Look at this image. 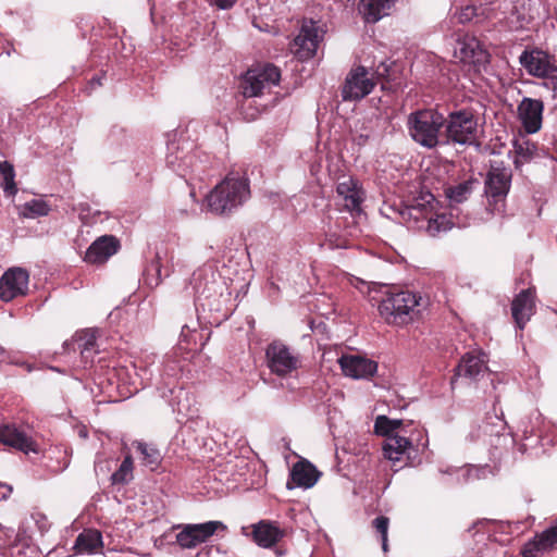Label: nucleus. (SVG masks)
Segmentation results:
<instances>
[{
	"label": "nucleus",
	"mask_w": 557,
	"mask_h": 557,
	"mask_svg": "<svg viewBox=\"0 0 557 557\" xmlns=\"http://www.w3.org/2000/svg\"><path fill=\"white\" fill-rule=\"evenodd\" d=\"M29 274L23 268L9 269L0 278V299L11 301L28 290Z\"/></svg>",
	"instance_id": "nucleus-13"
},
{
	"label": "nucleus",
	"mask_w": 557,
	"mask_h": 557,
	"mask_svg": "<svg viewBox=\"0 0 557 557\" xmlns=\"http://www.w3.org/2000/svg\"><path fill=\"white\" fill-rule=\"evenodd\" d=\"M178 147L172 143L168 146L166 164L173 171L178 172L180 175H184V168L187 165V156H180L176 150Z\"/></svg>",
	"instance_id": "nucleus-34"
},
{
	"label": "nucleus",
	"mask_w": 557,
	"mask_h": 557,
	"mask_svg": "<svg viewBox=\"0 0 557 557\" xmlns=\"http://www.w3.org/2000/svg\"><path fill=\"white\" fill-rule=\"evenodd\" d=\"M395 1L396 0H360L358 9L366 22L376 23L383 16L389 14V10Z\"/></svg>",
	"instance_id": "nucleus-25"
},
{
	"label": "nucleus",
	"mask_w": 557,
	"mask_h": 557,
	"mask_svg": "<svg viewBox=\"0 0 557 557\" xmlns=\"http://www.w3.org/2000/svg\"><path fill=\"white\" fill-rule=\"evenodd\" d=\"M281 79L278 67L273 64L259 65L248 70L243 82L245 97H258L265 88L276 86Z\"/></svg>",
	"instance_id": "nucleus-9"
},
{
	"label": "nucleus",
	"mask_w": 557,
	"mask_h": 557,
	"mask_svg": "<svg viewBox=\"0 0 557 557\" xmlns=\"http://www.w3.org/2000/svg\"><path fill=\"white\" fill-rule=\"evenodd\" d=\"M495 420H496V422L493 423L495 431L494 430L488 431L487 425H485V428H484L485 433H490L491 435L494 433L499 434L502 431L505 430V421L502 418H499L498 416H495Z\"/></svg>",
	"instance_id": "nucleus-44"
},
{
	"label": "nucleus",
	"mask_w": 557,
	"mask_h": 557,
	"mask_svg": "<svg viewBox=\"0 0 557 557\" xmlns=\"http://www.w3.org/2000/svg\"><path fill=\"white\" fill-rule=\"evenodd\" d=\"M434 196L428 194L421 199H414L411 205L400 203L398 214L408 228L424 231L430 236H437L453 227V222L446 214L433 213Z\"/></svg>",
	"instance_id": "nucleus-1"
},
{
	"label": "nucleus",
	"mask_w": 557,
	"mask_h": 557,
	"mask_svg": "<svg viewBox=\"0 0 557 557\" xmlns=\"http://www.w3.org/2000/svg\"><path fill=\"white\" fill-rule=\"evenodd\" d=\"M338 362L346 376L357 380L371 377L377 370V363L375 361L361 356H342Z\"/></svg>",
	"instance_id": "nucleus-16"
},
{
	"label": "nucleus",
	"mask_w": 557,
	"mask_h": 557,
	"mask_svg": "<svg viewBox=\"0 0 557 557\" xmlns=\"http://www.w3.org/2000/svg\"><path fill=\"white\" fill-rule=\"evenodd\" d=\"M120 242L113 235L98 237L86 250L84 261L91 264H102L120 249Z\"/></svg>",
	"instance_id": "nucleus-15"
},
{
	"label": "nucleus",
	"mask_w": 557,
	"mask_h": 557,
	"mask_svg": "<svg viewBox=\"0 0 557 557\" xmlns=\"http://www.w3.org/2000/svg\"><path fill=\"white\" fill-rule=\"evenodd\" d=\"M381 542H382V549H383V552L386 553L388 550L387 536H381Z\"/></svg>",
	"instance_id": "nucleus-48"
},
{
	"label": "nucleus",
	"mask_w": 557,
	"mask_h": 557,
	"mask_svg": "<svg viewBox=\"0 0 557 557\" xmlns=\"http://www.w3.org/2000/svg\"><path fill=\"white\" fill-rule=\"evenodd\" d=\"M376 81L370 76L367 67L359 65L351 69L342 87L341 94L344 101H359L373 90Z\"/></svg>",
	"instance_id": "nucleus-11"
},
{
	"label": "nucleus",
	"mask_w": 557,
	"mask_h": 557,
	"mask_svg": "<svg viewBox=\"0 0 557 557\" xmlns=\"http://www.w3.org/2000/svg\"><path fill=\"white\" fill-rule=\"evenodd\" d=\"M89 84L91 87L101 86V77L95 76L90 79Z\"/></svg>",
	"instance_id": "nucleus-47"
},
{
	"label": "nucleus",
	"mask_w": 557,
	"mask_h": 557,
	"mask_svg": "<svg viewBox=\"0 0 557 557\" xmlns=\"http://www.w3.org/2000/svg\"><path fill=\"white\" fill-rule=\"evenodd\" d=\"M513 147L517 156L528 160L533 156V151L535 149L534 145L529 141H520L516 139L513 141Z\"/></svg>",
	"instance_id": "nucleus-40"
},
{
	"label": "nucleus",
	"mask_w": 557,
	"mask_h": 557,
	"mask_svg": "<svg viewBox=\"0 0 557 557\" xmlns=\"http://www.w3.org/2000/svg\"><path fill=\"white\" fill-rule=\"evenodd\" d=\"M103 547L102 534L96 529H85L74 543L73 550L77 555L96 554Z\"/></svg>",
	"instance_id": "nucleus-24"
},
{
	"label": "nucleus",
	"mask_w": 557,
	"mask_h": 557,
	"mask_svg": "<svg viewBox=\"0 0 557 557\" xmlns=\"http://www.w3.org/2000/svg\"><path fill=\"white\" fill-rule=\"evenodd\" d=\"M147 280L150 285H158L161 282V263L157 255L154 260L146 269Z\"/></svg>",
	"instance_id": "nucleus-39"
},
{
	"label": "nucleus",
	"mask_w": 557,
	"mask_h": 557,
	"mask_svg": "<svg viewBox=\"0 0 557 557\" xmlns=\"http://www.w3.org/2000/svg\"><path fill=\"white\" fill-rule=\"evenodd\" d=\"M389 519L385 516H379L372 521L373 528L381 534L387 536Z\"/></svg>",
	"instance_id": "nucleus-41"
},
{
	"label": "nucleus",
	"mask_w": 557,
	"mask_h": 557,
	"mask_svg": "<svg viewBox=\"0 0 557 557\" xmlns=\"http://www.w3.org/2000/svg\"><path fill=\"white\" fill-rule=\"evenodd\" d=\"M407 433L396 432L395 435L388 436L383 445L384 456L389 460H399L411 445L412 438L406 436Z\"/></svg>",
	"instance_id": "nucleus-27"
},
{
	"label": "nucleus",
	"mask_w": 557,
	"mask_h": 557,
	"mask_svg": "<svg viewBox=\"0 0 557 557\" xmlns=\"http://www.w3.org/2000/svg\"><path fill=\"white\" fill-rule=\"evenodd\" d=\"M444 126L447 141L459 145H472L476 141L478 119L471 110L450 112Z\"/></svg>",
	"instance_id": "nucleus-6"
},
{
	"label": "nucleus",
	"mask_w": 557,
	"mask_h": 557,
	"mask_svg": "<svg viewBox=\"0 0 557 557\" xmlns=\"http://www.w3.org/2000/svg\"><path fill=\"white\" fill-rule=\"evenodd\" d=\"M177 528H182V530L176 534V543L183 549H193L200 545L189 523L178 525Z\"/></svg>",
	"instance_id": "nucleus-35"
},
{
	"label": "nucleus",
	"mask_w": 557,
	"mask_h": 557,
	"mask_svg": "<svg viewBox=\"0 0 557 557\" xmlns=\"http://www.w3.org/2000/svg\"><path fill=\"white\" fill-rule=\"evenodd\" d=\"M407 124L412 139L422 147L432 149L438 145V134L445 124V117L435 110H418L409 114Z\"/></svg>",
	"instance_id": "nucleus-3"
},
{
	"label": "nucleus",
	"mask_w": 557,
	"mask_h": 557,
	"mask_svg": "<svg viewBox=\"0 0 557 557\" xmlns=\"http://www.w3.org/2000/svg\"><path fill=\"white\" fill-rule=\"evenodd\" d=\"M472 191V182L467 181L447 189V197L451 202L461 203L468 199Z\"/></svg>",
	"instance_id": "nucleus-36"
},
{
	"label": "nucleus",
	"mask_w": 557,
	"mask_h": 557,
	"mask_svg": "<svg viewBox=\"0 0 557 557\" xmlns=\"http://www.w3.org/2000/svg\"><path fill=\"white\" fill-rule=\"evenodd\" d=\"M486 369L484 356L467 352L460 360L456 368V375L458 377H467L474 380Z\"/></svg>",
	"instance_id": "nucleus-26"
},
{
	"label": "nucleus",
	"mask_w": 557,
	"mask_h": 557,
	"mask_svg": "<svg viewBox=\"0 0 557 557\" xmlns=\"http://www.w3.org/2000/svg\"><path fill=\"white\" fill-rule=\"evenodd\" d=\"M421 297L410 290L388 293L379 305L380 315L388 324L401 325L412 319Z\"/></svg>",
	"instance_id": "nucleus-4"
},
{
	"label": "nucleus",
	"mask_w": 557,
	"mask_h": 557,
	"mask_svg": "<svg viewBox=\"0 0 557 557\" xmlns=\"http://www.w3.org/2000/svg\"><path fill=\"white\" fill-rule=\"evenodd\" d=\"M136 449L141 455L144 465L149 466L151 470L156 469L161 462L162 456L158 448L151 444L136 442Z\"/></svg>",
	"instance_id": "nucleus-32"
},
{
	"label": "nucleus",
	"mask_w": 557,
	"mask_h": 557,
	"mask_svg": "<svg viewBox=\"0 0 557 557\" xmlns=\"http://www.w3.org/2000/svg\"><path fill=\"white\" fill-rule=\"evenodd\" d=\"M76 344L83 357L88 358L89 352L94 349L96 345V332L91 330H86L82 332L76 338Z\"/></svg>",
	"instance_id": "nucleus-38"
},
{
	"label": "nucleus",
	"mask_w": 557,
	"mask_h": 557,
	"mask_svg": "<svg viewBox=\"0 0 557 557\" xmlns=\"http://www.w3.org/2000/svg\"><path fill=\"white\" fill-rule=\"evenodd\" d=\"M200 544L210 539L216 531H225L227 527L222 521H208L205 523H189Z\"/></svg>",
	"instance_id": "nucleus-30"
},
{
	"label": "nucleus",
	"mask_w": 557,
	"mask_h": 557,
	"mask_svg": "<svg viewBox=\"0 0 557 557\" xmlns=\"http://www.w3.org/2000/svg\"><path fill=\"white\" fill-rule=\"evenodd\" d=\"M0 442L24 454L37 453V444L32 435L22 426L0 424Z\"/></svg>",
	"instance_id": "nucleus-14"
},
{
	"label": "nucleus",
	"mask_w": 557,
	"mask_h": 557,
	"mask_svg": "<svg viewBox=\"0 0 557 557\" xmlns=\"http://www.w3.org/2000/svg\"><path fill=\"white\" fill-rule=\"evenodd\" d=\"M441 472L448 473V474L456 473L458 483L467 482L470 476L469 470L455 469V470H446V471L441 470Z\"/></svg>",
	"instance_id": "nucleus-42"
},
{
	"label": "nucleus",
	"mask_w": 557,
	"mask_h": 557,
	"mask_svg": "<svg viewBox=\"0 0 557 557\" xmlns=\"http://www.w3.org/2000/svg\"><path fill=\"white\" fill-rule=\"evenodd\" d=\"M190 285L195 296V302L203 309L208 307L210 310L215 309L214 305L223 295L224 284L220 275L211 269L202 268L196 270L190 278Z\"/></svg>",
	"instance_id": "nucleus-5"
},
{
	"label": "nucleus",
	"mask_w": 557,
	"mask_h": 557,
	"mask_svg": "<svg viewBox=\"0 0 557 557\" xmlns=\"http://www.w3.org/2000/svg\"><path fill=\"white\" fill-rule=\"evenodd\" d=\"M554 531L555 533L557 534V518L552 522V524L549 525Z\"/></svg>",
	"instance_id": "nucleus-50"
},
{
	"label": "nucleus",
	"mask_w": 557,
	"mask_h": 557,
	"mask_svg": "<svg viewBox=\"0 0 557 557\" xmlns=\"http://www.w3.org/2000/svg\"><path fill=\"white\" fill-rule=\"evenodd\" d=\"M376 76L377 79H385L387 83L397 84V65L394 62H381L371 77L374 78Z\"/></svg>",
	"instance_id": "nucleus-37"
},
{
	"label": "nucleus",
	"mask_w": 557,
	"mask_h": 557,
	"mask_svg": "<svg viewBox=\"0 0 557 557\" xmlns=\"http://www.w3.org/2000/svg\"><path fill=\"white\" fill-rule=\"evenodd\" d=\"M319 476L320 473L312 463L307 460L298 461L292 468L286 487L288 490H293L295 486L310 488L317 483Z\"/></svg>",
	"instance_id": "nucleus-22"
},
{
	"label": "nucleus",
	"mask_w": 557,
	"mask_h": 557,
	"mask_svg": "<svg viewBox=\"0 0 557 557\" xmlns=\"http://www.w3.org/2000/svg\"><path fill=\"white\" fill-rule=\"evenodd\" d=\"M535 292L533 288L521 290L511 302V314L520 330L535 312Z\"/></svg>",
	"instance_id": "nucleus-20"
},
{
	"label": "nucleus",
	"mask_w": 557,
	"mask_h": 557,
	"mask_svg": "<svg viewBox=\"0 0 557 557\" xmlns=\"http://www.w3.org/2000/svg\"><path fill=\"white\" fill-rule=\"evenodd\" d=\"M557 548V534L548 527L528 541L521 550L523 557H540L542 554Z\"/></svg>",
	"instance_id": "nucleus-21"
},
{
	"label": "nucleus",
	"mask_w": 557,
	"mask_h": 557,
	"mask_svg": "<svg viewBox=\"0 0 557 557\" xmlns=\"http://www.w3.org/2000/svg\"><path fill=\"white\" fill-rule=\"evenodd\" d=\"M236 0H214L216 7L221 10H227L233 7Z\"/></svg>",
	"instance_id": "nucleus-45"
},
{
	"label": "nucleus",
	"mask_w": 557,
	"mask_h": 557,
	"mask_svg": "<svg viewBox=\"0 0 557 557\" xmlns=\"http://www.w3.org/2000/svg\"><path fill=\"white\" fill-rule=\"evenodd\" d=\"M276 554H277L278 556L283 555L282 550H277V552H276Z\"/></svg>",
	"instance_id": "nucleus-52"
},
{
	"label": "nucleus",
	"mask_w": 557,
	"mask_h": 557,
	"mask_svg": "<svg viewBox=\"0 0 557 557\" xmlns=\"http://www.w3.org/2000/svg\"><path fill=\"white\" fill-rule=\"evenodd\" d=\"M455 57L463 64L472 66L475 72L485 69L491 58L481 41L468 34L459 36L456 40Z\"/></svg>",
	"instance_id": "nucleus-10"
},
{
	"label": "nucleus",
	"mask_w": 557,
	"mask_h": 557,
	"mask_svg": "<svg viewBox=\"0 0 557 557\" xmlns=\"http://www.w3.org/2000/svg\"><path fill=\"white\" fill-rule=\"evenodd\" d=\"M135 369L139 370L137 372V375L141 379L143 382L149 383L152 379V371L148 369L147 367H138L137 364L134 366Z\"/></svg>",
	"instance_id": "nucleus-43"
},
{
	"label": "nucleus",
	"mask_w": 557,
	"mask_h": 557,
	"mask_svg": "<svg viewBox=\"0 0 557 557\" xmlns=\"http://www.w3.org/2000/svg\"><path fill=\"white\" fill-rule=\"evenodd\" d=\"M554 91V94L557 96V76H552L547 83Z\"/></svg>",
	"instance_id": "nucleus-46"
},
{
	"label": "nucleus",
	"mask_w": 557,
	"mask_h": 557,
	"mask_svg": "<svg viewBox=\"0 0 557 557\" xmlns=\"http://www.w3.org/2000/svg\"><path fill=\"white\" fill-rule=\"evenodd\" d=\"M50 206L42 199H32L18 208V214L25 219L46 216L50 212Z\"/></svg>",
	"instance_id": "nucleus-29"
},
{
	"label": "nucleus",
	"mask_w": 557,
	"mask_h": 557,
	"mask_svg": "<svg viewBox=\"0 0 557 557\" xmlns=\"http://www.w3.org/2000/svg\"><path fill=\"white\" fill-rule=\"evenodd\" d=\"M250 198L249 180L230 173L206 197L207 208L216 215H230Z\"/></svg>",
	"instance_id": "nucleus-2"
},
{
	"label": "nucleus",
	"mask_w": 557,
	"mask_h": 557,
	"mask_svg": "<svg viewBox=\"0 0 557 557\" xmlns=\"http://www.w3.org/2000/svg\"><path fill=\"white\" fill-rule=\"evenodd\" d=\"M396 432L407 433L404 421L400 419H389L386 416H377L374 422V433L384 437L395 435Z\"/></svg>",
	"instance_id": "nucleus-28"
},
{
	"label": "nucleus",
	"mask_w": 557,
	"mask_h": 557,
	"mask_svg": "<svg viewBox=\"0 0 557 557\" xmlns=\"http://www.w3.org/2000/svg\"><path fill=\"white\" fill-rule=\"evenodd\" d=\"M543 102L537 99L524 97L518 106V116L524 129L529 134H534L542 126Z\"/></svg>",
	"instance_id": "nucleus-17"
},
{
	"label": "nucleus",
	"mask_w": 557,
	"mask_h": 557,
	"mask_svg": "<svg viewBox=\"0 0 557 557\" xmlns=\"http://www.w3.org/2000/svg\"><path fill=\"white\" fill-rule=\"evenodd\" d=\"M0 486H1V487H5V488H7V491H8V493H5V494H3V495H2V498H3V499H5V498L8 497V495H9V494H11V492H12V487H11V486H9V485L2 484V483L0 484Z\"/></svg>",
	"instance_id": "nucleus-49"
},
{
	"label": "nucleus",
	"mask_w": 557,
	"mask_h": 557,
	"mask_svg": "<svg viewBox=\"0 0 557 557\" xmlns=\"http://www.w3.org/2000/svg\"><path fill=\"white\" fill-rule=\"evenodd\" d=\"M519 61L525 71L535 77H546L554 71L549 54L542 50H524L519 57Z\"/></svg>",
	"instance_id": "nucleus-18"
},
{
	"label": "nucleus",
	"mask_w": 557,
	"mask_h": 557,
	"mask_svg": "<svg viewBox=\"0 0 557 557\" xmlns=\"http://www.w3.org/2000/svg\"><path fill=\"white\" fill-rule=\"evenodd\" d=\"M511 177L510 169H507L503 162L495 161L491 164L484 183L485 194L490 202L493 201L495 206L498 202H504L510 190Z\"/></svg>",
	"instance_id": "nucleus-12"
},
{
	"label": "nucleus",
	"mask_w": 557,
	"mask_h": 557,
	"mask_svg": "<svg viewBox=\"0 0 557 557\" xmlns=\"http://www.w3.org/2000/svg\"><path fill=\"white\" fill-rule=\"evenodd\" d=\"M133 478V459L129 455H127L119 469L112 473L111 482L113 485L115 484H126Z\"/></svg>",
	"instance_id": "nucleus-33"
},
{
	"label": "nucleus",
	"mask_w": 557,
	"mask_h": 557,
	"mask_svg": "<svg viewBox=\"0 0 557 557\" xmlns=\"http://www.w3.org/2000/svg\"><path fill=\"white\" fill-rule=\"evenodd\" d=\"M323 35L324 29L319 22L304 18L299 33L290 42L289 49L298 60L307 61L315 55Z\"/></svg>",
	"instance_id": "nucleus-7"
},
{
	"label": "nucleus",
	"mask_w": 557,
	"mask_h": 557,
	"mask_svg": "<svg viewBox=\"0 0 557 557\" xmlns=\"http://www.w3.org/2000/svg\"><path fill=\"white\" fill-rule=\"evenodd\" d=\"M336 193L343 199L345 209L351 213L361 212L364 191L362 190L358 180L347 177L343 182H339L336 187Z\"/></svg>",
	"instance_id": "nucleus-19"
},
{
	"label": "nucleus",
	"mask_w": 557,
	"mask_h": 557,
	"mask_svg": "<svg viewBox=\"0 0 557 557\" xmlns=\"http://www.w3.org/2000/svg\"><path fill=\"white\" fill-rule=\"evenodd\" d=\"M4 352H5L4 348L2 346H0V355H2Z\"/></svg>",
	"instance_id": "nucleus-51"
},
{
	"label": "nucleus",
	"mask_w": 557,
	"mask_h": 557,
	"mask_svg": "<svg viewBox=\"0 0 557 557\" xmlns=\"http://www.w3.org/2000/svg\"><path fill=\"white\" fill-rule=\"evenodd\" d=\"M284 536V531L270 521H259L253 525L252 539L257 545L268 548L275 545Z\"/></svg>",
	"instance_id": "nucleus-23"
},
{
	"label": "nucleus",
	"mask_w": 557,
	"mask_h": 557,
	"mask_svg": "<svg viewBox=\"0 0 557 557\" xmlns=\"http://www.w3.org/2000/svg\"><path fill=\"white\" fill-rule=\"evenodd\" d=\"M265 360L270 371L278 376L292 374L300 364L299 356L280 341H274L268 345Z\"/></svg>",
	"instance_id": "nucleus-8"
},
{
	"label": "nucleus",
	"mask_w": 557,
	"mask_h": 557,
	"mask_svg": "<svg viewBox=\"0 0 557 557\" xmlns=\"http://www.w3.org/2000/svg\"><path fill=\"white\" fill-rule=\"evenodd\" d=\"M0 177H1V187L5 194V196L11 197L17 193V187L15 184V171L13 164L9 161L0 162Z\"/></svg>",
	"instance_id": "nucleus-31"
}]
</instances>
